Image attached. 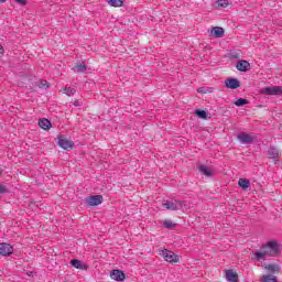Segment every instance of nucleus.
Returning a JSON list of instances; mask_svg holds the SVG:
<instances>
[{
  "instance_id": "obj_1",
  "label": "nucleus",
  "mask_w": 282,
  "mask_h": 282,
  "mask_svg": "<svg viewBox=\"0 0 282 282\" xmlns=\"http://www.w3.org/2000/svg\"><path fill=\"white\" fill-rule=\"evenodd\" d=\"M281 247L275 240H271L261 246V251H256L251 257L252 261H264L267 257H279Z\"/></svg>"
},
{
  "instance_id": "obj_2",
  "label": "nucleus",
  "mask_w": 282,
  "mask_h": 282,
  "mask_svg": "<svg viewBox=\"0 0 282 282\" xmlns=\"http://www.w3.org/2000/svg\"><path fill=\"white\" fill-rule=\"evenodd\" d=\"M261 96H282V86H269L260 89Z\"/></svg>"
},
{
  "instance_id": "obj_3",
  "label": "nucleus",
  "mask_w": 282,
  "mask_h": 282,
  "mask_svg": "<svg viewBox=\"0 0 282 282\" xmlns=\"http://www.w3.org/2000/svg\"><path fill=\"white\" fill-rule=\"evenodd\" d=\"M57 144L61 147V149H64V151H68V149H74V141L67 139V137L61 134L57 138Z\"/></svg>"
},
{
  "instance_id": "obj_4",
  "label": "nucleus",
  "mask_w": 282,
  "mask_h": 282,
  "mask_svg": "<svg viewBox=\"0 0 282 282\" xmlns=\"http://www.w3.org/2000/svg\"><path fill=\"white\" fill-rule=\"evenodd\" d=\"M162 207L165 208V210H180V208H182V202H180V200H164L162 203Z\"/></svg>"
},
{
  "instance_id": "obj_5",
  "label": "nucleus",
  "mask_w": 282,
  "mask_h": 282,
  "mask_svg": "<svg viewBox=\"0 0 282 282\" xmlns=\"http://www.w3.org/2000/svg\"><path fill=\"white\" fill-rule=\"evenodd\" d=\"M14 252V248L12 245L8 242L0 243V256L1 257H10Z\"/></svg>"
},
{
  "instance_id": "obj_6",
  "label": "nucleus",
  "mask_w": 282,
  "mask_h": 282,
  "mask_svg": "<svg viewBox=\"0 0 282 282\" xmlns=\"http://www.w3.org/2000/svg\"><path fill=\"white\" fill-rule=\"evenodd\" d=\"M237 139L240 144H252L254 142V137L248 134L247 132H240L237 134Z\"/></svg>"
},
{
  "instance_id": "obj_7",
  "label": "nucleus",
  "mask_w": 282,
  "mask_h": 282,
  "mask_svg": "<svg viewBox=\"0 0 282 282\" xmlns=\"http://www.w3.org/2000/svg\"><path fill=\"white\" fill-rule=\"evenodd\" d=\"M102 195H94L86 198V204L88 206H100L102 204Z\"/></svg>"
},
{
  "instance_id": "obj_8",
  "label": "nucleus",
  "mask_w": 282,
  "mask_h": 282,
  "mask_svg": "<svg viewBox=\"0 0 282 282\" xmlns=\"http://www.w3.org/2000/svg\"><path fill=\"white\" fill-rule=\"evenodd\" d=\"M163 257L167 261V263H177L180 261V257L176 256L173 251H163Z\"/></svg>"
},
{
  "instance_id": "obj_9",
  "label": "nucleus",
  "mask_w": 282,
  "mask_h": 282,
  "mask_svg": "<svg viewBox=\"0 0 282 282\" xmlns=\"http://www.w3.org/2000/svg\"><path fill=\"white\" fill-rule=\"evenodd\" d=\"M225 87L228 89H239V87H241V82L237 78H228L225 82Z\"/></svg>"
},
{
  "instance_id": "obj_10",
  "label": "nucleus",
  "mask_w": 282,
  "mask_h": 282,
  "mask_svg": "<svg viewBox=\"0 0 282 282\" xmlns=\"http://www.w3.org/2000/svg\"><path fill=\"white\" fill-rule=\"evenodd\" d=\"M110 278L113 279V281H124L127 279L124 272L118 269H115L110 272Z\"/></svg>"
},
{
  "instance_id": "obj_11",
  "label": "nucleus",
  "mask_w": 282,
  "mask_h": 282,
  "mask_svg": "<svg viewBox=\"0 0 282 282\" xmlns=\"http://www.w3.org/2000/svg\"><path fill=\"white\" fill-rule=\"evenodd\" d=\"M238 72H248L250 69V63L248 61H239L236 65Z\"/></svg>"
},
{
  "instance_id": "obj_12",
  "label": "nucleus",
  "mask_w": 282,
  "mask_h": 282,
  "mask_svg": "<svg viewBox=\"0 0 282 282\" xmlns=\"http://www.w3.org/2000/svg\"><path fill=\"white\" fill-rule=\"evenodd\" d=\"M268 155L271 160L279 162L281 160V155H279V150L276 148H270L268 151Z\"/></svg>"
},
{
  "instance_id": "obj_13",
  "label": "nucleus",
  "mask_w": 282,
  "mask_h": 282,
  "mask_svg": "<svg viewBox=\"0 0 282 282\" xmlns=\"http://www.w3.org/2000/svg\"><path fill=\"white\" fill-rule=\"evenodd\" d=\"M226 279L229 282H238L239 281V275L235 273L232 270H227L226 271Z\"/></svg>"
},
{
  "instance_id": "obj_14",
  "label": "nucleus",
  "mask_w": 282,
  "mask_h": 282,
  "mask_svg": "<svg viewBox=\"0 0 282 282\" xmlns=\"http://www.w3.org/2000/svg\"><path fill=\"white\" fill-rule=\"evenodd\" d=\"M73 70L76 73V74H85L87 72V65L83 64V63H77Z\"/></svg>"
},
{
  "instance_id": "obj_15",
  "label": "nucleus",
  "mask_w": 282,
  "mask_h": 282,
  "mask_svg": "<svg viewBox=\"0 0 282 282\" xmlns=\"http://www.w3.org/2000/svg\"><path fill=\"white\" fill-rule=\"evenodd\" d=\"M212 35H214L215 39H221V36H224V28L221 26L213 28Z\"/></svg>"
},
{
  "instance_id": "obj_16",
  "label": "nucleus",
  "mask_w": 282,
  "mask_h": 282,
  "mask_svg": "<svg viewBox=\"0 0 282 282\" xmlns=\"http://www.w3.org/2000/svg\"><path fill=\"white\" fill-rule=\"evenodd\" d=\"M238 186L242 188V191H248L250 188V181L248 178H239Z\"/></svg>"
},
{
  "instance_id": "obj_17",
  "label": "nucleus",
  "mask_w": 282,
  "mask_h": 282,
  "mask_svg": "<svg viewBox=\"0 0 282 282\" xmlns=\"http://www.w3.org/2000/svg\"><path fill=\"white\" fill-rule=\"evenodd\" d=\"M39 127H41V129H44V131H47V129L52 127V122L48 119H40Z\"/></svg>"
},
{
  "instance_id": "obj_18",
  "label": "nucleus",
  "mask_w": 282,
  "mask_h": 282,
  "mask_svg": "<svg viewBox=\"0 0 282 282\" xmlns=\"http://www.w3.org/2000/svg\"><path fill=\"white\" fill-rule=\"evenodd\" d=\"M264 268L269 272H272V274H274V272H281V268L279 267V264H267Z\"/></svg>"
},
{
  "instance_id": "obj_19",
  "label": "nucleus",
  "mask_w": 282,
  "mask_h": 282,
  "mask_svg": "<svg viewBox=\"0 0 282 282\" xmlns=\"http://www.w3.org/2000/svg\"><path fill=\"white\" fill-rule=\"evenodd\" d=\"M70 265H73V268H76L77 270H83V261L80 260H70Z\"/></svg>"
},
{
  "instance_id": "obj_20",
  "label": "nucleus",
  "mask_w": 282,
  "mask_h": 282,
  "mask_svg": "<svg viewBox=\"0 0 282 282\" xmlns=\"http://www.w3.org/2000/svg\"><path fill=\"white\" fill-rule=\"evenodd\" d=\"M108 3L112 6V8H122L124 2L122 0H109Z\"/></svg>"
},
{
  "instance_id": "obj_21",
  "label": "nucleus",
  "mask_w": 282,
  "mask_h": 282,
  "mask_svg": "<svg viewBox=\"0 0 282 282\" xmlns=\"http://www.w3.org/2000/svg\"><path fill=\"white\" fill-rule=\"evenodd\" d=\"M199 171L204 173V175H206L207 177H210V175H213V171L209 170V167H207L206 165L200 166Z\"/></svg>"
},
{
  "instance_id": "obj_22",
  "label": "nucleus",
  "mask_w": 282,
  "mask_h": 282,
  "mask_svg": "<svg viewBox=\"0 0 282 282\" xmlns=\"http://www.w3.org/2000/svg\"><path fill=\"white\" fill-rule=\"evenodd\" d=\"M276 276L272 274H267L262 276V282H276Z\"/></svg>"
},
{
  "instance_id": "obj_23",
  "label": "nucleus",
  "mask_w": 282,
  "mask_h": 282,
  "mask_svg": "<svg viewBox=\"0 0 282 282\" xmlns=\"http://www.w3.org/2000/svg\"><path fill=\"white\" fill-rule=\"evenodd\" d=\"M249 102L250 101H248V99L239 98L234 102V105H236V107H243V105H249Z\"/></svg>"
},
{
  "instance_id": "obj_24",
  "label": "nucleus",
  "mask_w": 282,
  "mask_h": 282,
  "mask_svg": "<svg viewBox=\"0 0 282 282\" xmlns=\"http://www.w3.org/2000/svg\"><path fill=\"white\" fill-rule=\"evenodd\" d=\"M195 115L198 117V118H202L203 120H206V118H208V113H206V110H196L195 111Z\"/></svg>"
},
{
  "instance_id": "obj_25",
  "label": "nucleus",
  "mask_w": 282,
  "mask_h": 282,
  "mask_svg": "<svg viewBox=\"0 0 282 282\" xmlns=\"http://www.w3.org/2000/svg\"><path fill=\"white\" fill-rule=\"evenodd\" d=\"M64 94L66 96H74L76 94V89L72 88V87H65L64 88Z\"/></svg>"
},
{
  "instance_id": "obj_26",
  "label": "nucleus",
  "mask_w": 282,
  "mask_h": 282,
  "mask_svg": "<svg viewBox=\"0 0 282 282\" xmlns=\"http://www.w3.org/2000/svg\"><path fill=\"white\" fill-rule=\"evenodd\" d=\"M163 226L164 228H167V229L175 228V224L171 220H164Z\"/></svg>"
},
{
  "instance_id": "obj_27",
  "label": "nucleus",
  "mask_w": 282,
  "mask_h": 282,
  "mask_svg": "<svg viewBox=\"0 0 282 282\" xmlns=\"http://www.w3.org/2000/svg\"><path fill=\"white\" fill-rule=\"evenodd\" d=\"M218 6H220V8H226L228 6V0H218Z\"/></svg>"
},
{
  "instance_id": "obj_28",
  "label": "nucleus",
  "mask_w": 282,
  "mask_h": 282,
  "mask_svg": "<svg viewBox=\"0 0 282 282\" xmlns=\"http://www.w3.org/2000/svg\"><path fill=\"white\" fill-rule=\"evenodd\" d=\"M4 193H8V187H6V185L0 184V194H4Z\"/></svg>"
},
{
  "instance_id": "obj_29",
  "label": "nucleus",
  "mask_w": 282,
  "mask_h": 282,
  "mask_svg": "<svg viewBox=\"0 0 282 282\" xmlns=\"http://www.w3.org/2000/svg\"><path fill=\"white\" fill-rule=\"evenodd\" d=\"M40 87H41V89H45L47 87V82L41 80Z\"/></svg>"
},
{
  "instance_id": "obj_30",
  "label": "nucleus",
  "mask_w": 282,
  "mask_h": 282,
  "mask_svg": "<svg viewBox=\"0 0 282 282\" xmlns=\"http://www.w3.org/2000/svg\"><path fill=\"white\" fill-rule=\"evenodd\" d=\"M17 3H19L20 6H26L28 1L26 0H15Z\"/></svg>"
},
{
  "instance_id": "obj_31",
  "label": "nucleus",
  "mask_w": 282,
  "mask_h": 282,
  "mask_svg": "<svg viewBox=\"0 0 282 282\" xmlns=\"http://www.w3.org/2000/svg\"><path fill=\"white\" fill-rule=\"evenodd\" d=\"M6 52V50L3 48L2 45H0V58L2 57L3 53Z\"/></svg>"
},
{
  "instance_id": "obj_32",
  "label": "nucleus",
  "mask_w": 282,
  "mask_h": 282,
  "mask_svg": "<svg viewBox=\"0 0 282 282\" xmlns=\"http://www.w3.org/2000/svg\"><path fill=\"white\" fill-rule=\"evenodd\" d=\"M73 105L74 107H80V102L78 100H75Z\"/></svg>"
},
{
  "instance_id": "obj_33",
  "label": "nucleus",
  "mask_w": 282,
  "mask_h": 282,
  "mask_svg": "<svg viewBox=\"0 0 282 282\" xmlns=\"http://www.w3.org/2000/svg\"><path fill=\"white\" fill-rule=\"evenodd\" d=\"M0 3H6V0H0Z\"/></svg>"
}]
</instances>
